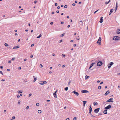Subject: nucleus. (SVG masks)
<instances>
[{
	"label": "nucleus",
	"mask_w": 120,
	"mask_h": 120,
	"mask_svg": "<svg viewBox=\"0 0 120 120\" xmlns=\"http://www.w3.org/2000/svg\"><path fill=\"white\" fill-rule=\"evenodd\" d=\"M120 39V37L118 36H115L114 37L113 40H116Z\"/></svg>",
	"instance_id": "obj_1"
},
{
	"label": "nucleus",
	"mask_w": 120,
	"mask_h": 120,
	"mask_svg": "<svg viewBox=\"0 0 120 120\" xmlns=\"http://www.w3.org/2000/svg\"><path fill=\"white\" fill-rule=\"evenodd\" d=\"M101 38L100 37H99V39H98L97 43V44H98V45H101Z\"/></svg>",
	"instance_id": "obj_2"
},
{
	"label": "nucleus",
	"mask_w": 120,
	"mask_h": 120,
	"mask_svg": "<svg viewBox=\"0 0 120 120\" xmlns=\"http://www.w3.org/2000/svg\"><path fill=\"white\" fill-rule=\"evenodd\" d=\"M83 22L82 21H78V24L80 26L82 27L83 25Z\"/></svg>",
	"instance_id": "obj_3"
},
{
	"label": "nucleus",
	"mask_w": 120,
	"mask_h": 120,
	"mask_svg": "<svg viewBox=\"0 0 120 120\" xmlns=\"http://www.w3.org/2000/svg\"><path fill=\"white\" fill-rule=\"evenodd\" d=\"M103 63L101 61H99L98 62L97 64V65L98 66H101L102 64Z\"/></svg>",
	"instance_id": "obj_4"
},
{
	"label": "nucleus",
	"mask_w": 120,
	"mask_h": 120,
	"mask_svg": "<svg viewBox=\"0 0 120 120\" xmlns=\"http://www.w3.org/2000/svg\"><path fill=\"white\" fill-rule=\"evenodd\" d=\"M114 64L113 62H111L107 66L108 68H110L111 66Z\"/></svg>",
	"instance_id": "obj_5"
},
{
	"label": "nucleus",
	"mask_w": 120,
	"mask_h": 120,
	"mask_svg": "<svg viewBox=\"0 0 120 120\" xmlns=\"http://www.w3.org/2000/svg\"><path fill=\"white\" fill-rule=\"evenodd\" d=\"M100 108H97L94 110V112L95 113H97L100 110Z\"/></svg>",
	"instance_id": "obj_6"
},
{
	"label": "nucleus",
	"mask_w": 120,
	"mask_h": 120,
	"mask_svg": "<svg viewBox=\"0 0 120 120\" xmlns=\"http://www.w3.org/2000/svg\"><path fill=\"white\" fill-rule=\"evenodd\" d=\"M113 98H111L108 100L106 101L107 102H113V101H112Z\"/></svg>",
	"instance_id": "obj_7"
},
{
	"label": "nucleus",
	"mask_w": 120,
	"mask_h": 120,
	"mask_svg": "<svg viewBox=\"0 0 120 120\" xmlns=\"http://www.w3.org/2000/svg\"><path fill=\"white\" fill-rule=\"evenodd\" d=\"M111 107V105H108L107 106L105 107V109H106L107 110L108 109H109Z\"/></svg>",
	"instance_id": "obj_8"
},
{
	"label": "nucleus",
	"mask_w": 120,
	"mask_h": 120,
	"mask_svg": "<svg viewBox=\"0 0 120 120\" xmlns=\"http://www.w3.org/2000/svg\"><path fill=\"white\" fill-rule=\"evenodd\" d=\"M57 91V90H56L55 92L53 93V95L54 96V97L55 98H57V96H56V92Z\"/></svg>",
	"instance_id": "obj_9"
},
{
	"label": "nucleus",
	"mask_w": 120,
	"mask_h": 120,
	"mask_svg": "<svg viewBox=\"0 0 120 120\" xmlns=\"http://www.w3.org/2000/svg\"><path fill=\"white\" fill-rule=\"evenodd\" d=\"M41 82H39V83L41 85H43L44 84H46L47 83V82L46 81H42Z\"/></svg>",
	"instance_id": "obj_10"
},
{
	"label": "nucleus",
	"mask_w": 120,
	"mask_h": 120,
	"mask_svg": "<svg viewBox=\"0 0 120 120\" xmlns=\"http://www.w3.org/2000/svg\"><path fill=\"white\" fill-rule=\"evenodd\" d=\"M81 92L82 93H89V92L87 90H83Z\"/></svg>",
	"instance_id": "obj_11"
},
{
	"label": "nucleus",
	"mask_w": 120,
	"mask_h": 120,
	"mask_svg": "<svg viewBox=\"0 0 120 120\" xmlns=\"http://www.w3.org/2000/svg\"><path fill=\"white\" fill-rule=\"evenodd\" d=\"M92 110V108L91 107V105H90V106L89 110V112L90 113V114H91V112Z\"/></svg>",
	"instance_id": "obj_12"
},
{
	"label": "nucleus",
	"mask_w": 120,
	"mask_h": 120,
	"mask_svg": "<svg viewBox=\"0 0 120 120\" xmlns=\"http://www.w3.org/2000/svg\"><path fill=\"white\" fill-rule=\"evenodd\" d=\"M72 93H74L75 95L77 96H78L79 95V93L78 92H76V91L75 90L73 91Z\"/></svg>",
	"instance_id": "obj_13"
},
{
	"label": "nucleus",
	"mask_w": 120,
	"mask_h": 120,
	"mask_svg": "<svg viewBox=\"0 0 120 120\" xmlns=\"http://www.w3.org/2000/svg\"><path fill=\"white\" fill-rule=\"evenodd\" d=\"M103 17H101V18L99 22L100 23H102L103 21Z\"/></svg>",
	"instance_id": "obj_14"
},
{
	"label": "nucleus",
	"mask_w": 120,
	"mask_h": 120,
	"mask_svg": "<svg viewBox=\"0 0 120 120\" xmlns=\"http://www.w3.org/2000/svg\"><path fill=\"white\" fill-rule=\"evenodd\" d=\"M110 93L109 91V90H108L106 91V92L105 93V96H107L108 95V94Z\"/></svg>",
	"instance_id": "obj_15"
},
{
	"label": "nucleus",
	"mask_w": 120,
	"mask_h": 120,
	"mask_svg": "<svg viewBox=\"0 0 120 120\" xmlns=\"http://www.w3.org/2000/svg\"><path fill=\"white\" fill-rule=\"evenodd\" d=\"M113 11V9H111L110 10V12H109V15H110L111 14L112 12Z\"/></svg>",
	"instance_id": "obj_16"
},
{
	"label": "nucleus",
	"mask_w": 120,
	"mask_h": 120,
	"mask_svg": "<svg viewBox=\"0 0 120 120\" xmlns=\"http://www.w3.org/2000/svg\"><path fill=\"white\" fill-rule=\"evenodd\" d=\"M105 109V110L104 111L103 113L105 114H107V110L106 109Z\"/></svg>",
	"instance_id": "obj_17"
},
{
	"label": "nucleus",
	"mask_w": 120,
	"mask_h": 120,
	"mask_svg": "<svg viewBox=\"0 0 120 120\" xmlns=\"http://www.w3.org/2000/svg\"><path fill=\"white\" fill-rule=\"evenodd\" d=\"M87 102V101H83V106L85 107L86 103Z\"/></svg>",
	"instance_id": "obj_18"
},
{
	"label": "nucleus",
	"mask_w": 120,
	"mask_h": 120,
	"mask_svg": "<svg viewBox=\"0 0 120 120\" xmlns=\"http://www.w3.org/2000/svg\"><path fill=\"white\" fill-rule=\"evenodd\" d=\"M117 33L118 34H120V29H117Z\"/></svg>",
	"instance_id": "obj_19"
},
{
	"label": "nucleus",
	"mask_w": 120,
	"mask_h": 120,
	"mask_svg": "<svg viewBox=\"0 0 120 120\" xmlns=\"http://www.w3.org/2000/svg\"><path fill=\"white\" fill-rule=\"evenodd\" d=\"M19 45H17L16 46H15L14 47H13V49H17L19 48Z\"/></svg>",
	"instance_id": "obj_20"
},
{
	"label": "nucleus",
	"mask_w": 120,
	"mask_h": 120,
	"mask_svg": "<svg viewBox=\"0 0 120 120\" xmlns=\"http://www.w3.org/2000/svg\"><path fill=\"white\" fill-rule=\"evenodd\" d=\"M33 77L34 78V80L33 81V82H35L36 81V80L37 79V78H35V76H33Z\"/></svg>",
	"instance_id": "obj_21"
},
{
	"label": "nucleus",
	"mask_w": 120,
	"mask_h": 120,
	"mask_svg": "<svg viewBox=\"0 0 120 120\" xmlns=\"http://www.w3.org/2000/svg\"><path fill=\"white\" fill-rule=\"evenodd\" d=\"M17 92L19 94L21 93L22 92V91H21L20 90H18Z\"/></svg>",
	"instance_id": "obj_22"
},
{
	"label": "nucleus",
	"mask_w": 120,
	"mask_h": 120,
	"mask_svg": "<svg viewBox=\"0 0 120 120\" xmlns=\"http://www.w3.org/2000/svg\"><path fill=\"white\" fill-rule=\"evenodd\" d=\"M95 63H92L90 65V66L92 67L93 65Z\"/></svg>",
	"instance_id": "obj_23"
},
{
	"label": "nucleus",
	"mask_w": 120,
	"mask_h": 120,
	"mask_svg": "<svg viewBox=\"0 0 120 120\" xmlns=\"http://www.w3.org/2000/svg\"><path fill=\"white\" fill-rule=\"evenodd\" d=\"M41 34L38 36L37 37V38H40V37H41Z\"/></svg>",
	"instance_id": "obj_24"
},
{
	"label": "nucleus",
	"mask_w": 120,
	"mask_h": 120,
	"mask_svg": "<svg viewBox=\"0 0 120 120\" xmlns=\"http://www.w3.org/2000/svg\"><path fill=\"white\" fill-rule=\"evenodd\" d=\"M68 89V87H66L64 88V90L65 91H67Z\"/></svg>",
	"instance_id": "obj_25"
},
{
	"label": "nucleus",
	"mask_w": 120,
	"mask_h": 120,
	"mask_svg": "<svg viewBox=\"0 0 120 120\" xmlns=\"http://www.w3.org/2000/svg\"><path fill=\"white\" fill-rule=\"evenodd\" d=\"M38 112L39 113H41V111L40 110H39L38 111Z\"/></svg>",
	"instance_id": "obj_26"
},
{
	"label": "nucleus",
	"mask_w": 120,
	"mask_h": 120,
	"mask_svg": "<svg viewBox=\"0 0 120 120\" xmlns=\"http://www.w3.org/2000/svg\"><path fill=\"white\" fill-rule=\"evenodd\" d=\"M89 77V76H88L86 75L85 77V79H87Z\"/></svg>",
	"instance_id": "obj_27"
},
{
	"label": "nucleus",
	"mask_w": 120,
	"mask_h": 120,
	"mask_svg": "<svg viewBox=\"0 0 120 120\" xmlns=\"http://www.w3.org/2000/svg\"><path fill=\"white\" fill-rule=\"evenodd\" d=\"M101 86H99L98 87V89H101Z\"/></svg>",
	"instance_id": "obj_28"
},
{
	"label": "nucleus",
	"mask_w": 120,
	"mask_h": 120,
	"mask_svg": "<svg viewBox=\"0 0 120 120\" xmlns=\"http://www.w3.org/2000/svg\"><path fill=\"white\" fill-rule=\"evenodd\" d=\"M64 34H65L64 33V34H62L61 35L60 37H63V36H64Z\"/></svg>",
	"instance_id": "obj_29"
},
{
	"label": "nucleus",
	"mask_w": 120,
	"mask_h": 120,
	"mask_svg": "<svg viewBox=\"0 0 120 120\" xmlns=\"http://www.w3.org/2000/svg\"><path fill=\"white\" fill-rule=\"evenodd\" d=\"M118 3H117L116 2V8H117L118 6H117Z\"/></svg>",
	"instance_id": "obj_30"
},
{
	"label": "nucleus",
	"mask_w": 120,
	"mask_h": 120,
	"mask_svg": "<svg viewBox=\"0 0 120 120\" xmlns=\"http://www.w3.org/2000/svg\"><path fill=\"white\" fill-rule=\"evenodd\" d=\"M36 105L37 106H39V103H37L36 104Z\"/></svg>",
	"instance_id": "obj_31"
},
{
	"label": "nucleus",
	"mask_w": 120,
	"mask_h": 120,
	"mask_svg": "<svg viewBox=\"0 0 120 120\" xmlns=\"http://www.w3.org/2000/svg\"><path fill=\"white\" fill-rule=\"evenodd\" d=\"M91 116V117H95V116H94L91 113V114H90Z\"/></svg>",
	"instance_id": "obj_32"
},
{
	"label": "nucleus",
	"mask_w": 120,
	"mask_h": 120,
	"mask_svg": "<svg viewBox=\"0 0 120 120\" xmlns=\"http://www.w3.org/2000/svg\"><path fill=\"white\" fill-rule=\"evenodd\" d=\"M109 3V2H105V4H107Z\"/></svg>",
	"instance_id": "obj_33"
},
{
	"label": "nucleus",
	"mask_w": 120,
	"mask_h": 120,
	"mask_svg": "<svg viewBox=\"0 0 120 120\" xmlns=\"http://www.w3.org/2000/svg\"><path fill=\"white\" fill-rule=\"evenodd\" d=\"M20 102V100H19L18 101V104L19 105Z\"/></svg>",
	"instance_id": "obj_34"
},
{
	"label": "nucleus",
	"mask_w": 120,
	"mask_h": 120,
	"mask_svg": "<svg viewBox=\"0 0 120 120\" xmlns=\"http://www.w3.org/2000/svg\"><path fill=\"white\" fill-rule=\"evenodd\" d=\"M4 45L6 47L8 46V44L6 43H5L4 44Z\"/></svg>",
	"instance_id": "obj_35"
},
{
	"label": "nucleus",
	"mask_w": 120,
	"mask_h": 120,
	"mask_svg": "<svg viewBox=\"0 0 120 120\" xmlns=\"http://www.w3.org/2000/svg\"><path fill=\"white\" fill-rule=\"evenodd\" d=\"M15 60V57H14L13 58L11 59V60L12 61H13V60Z\"/></svg>",
	"instance_id": "obj_36"
},
{
	"label": "nucleus",
	"mask_w": 120,
	"mask_h": 120,
	"mask_svg": "<svg viewBox=\"0 0 120 120\" xmlns=\"http://www.w3.org/2000/svg\"><path fill=\"white\" fill-rule=\"evenodd\" d=\"M67 7V5H65L64 6V7L65 8H66Z\"/></svg>",
	"instance_id": "obj_37"
},
{
	"label": "nucleus",
	"mask_w": 120,
	"mask_h": 120,
	"mask_svg": "<svg viewBox=\"0 0 120 120\" xmlns=\"http://www.w3.org/2000/svg\"><path fill=\"white\" fill-rule=\"evenodd\" d=\"M0 73L2 75H3V73L2 72L0 71Z\"/></svg>",
	"instance_id": "obj_38"
},
{
	"label": "nucleus",
	"mask_w": 120,
	"mask_h": 120,
	"mask_svg": "<svg viewBox=\"0 0 120 120\" xmlns=\"http://www.w3.org/2000/svg\"><path fill=\"white\" fill-rule=\"evenodd\" d=\"M57 3H56L55 4V6H56L57 5Z\"/></svg>",
	"instance_id": "obj_39"
},
{
	"label": "nucleus",
	"mask_w": 120,
	"mask_h": 120,
	"mask_svg": "<svg viewBox=\"0 0 120 120\" xmlns=\"http://www.w3.org/2000/svg\"><path fill=\"white\" fill-rule=\"evenodd\" d=\"M76 117H75L74 118V119H73V120H76Z\"/></svg>",
	"instance_id": "obj_40"
},
{
	"label": "nucleus",
	"mask_w": 120,
	"mask_h": 120,
	"mask_svg": "<svg viewBox=\"0 0 120 120\" xmlns=\"http://www.w3.org/2000/svg\"><path fill=\"white\" fill-rule=\"evenodd\" d=\"M15 117L14 116H13L12 117V119H15Z\"/></svg>",
	"instance_id": "obj_41"
},
{
	"label": "nucleus",
	"mask_w": 120,
	"mask_h": 120,
	"mask_svg": "<svg viewBox=\"0 0 120 120\" xmlns=\"http://www.w3.org/2000/svg\"><path fill=\"white\" fill-rule=\"evenodd\" d=\"M29 107L28 106H27V107L26 108V109H29Z\"/></svg>",
	"instance_id": "obj_42"
},
{
	"label": "nucleus",
	"mask_w": 120,
	"mask_h": 120,
	"mask_svg": "<svg viewBox=\"0 0 120 120\" xmlns=\"http://www.w3.org/2000/svg\"><path fill=\"white\" fill-rule=\"evenodd\" d=\"M98 10H98H98H97V11H95L94 12V14L95 13H96V12H97V11H98Z\"/></svg>",
	"instance_id": "obj_43"
},
{
	"label": "nucleus",
	"mask_w": 120,
	"mask_h": 120,
	"mask_svg": "<svg viewBox=\"0 0 120 120\" xmlns=\"http://www.w3.org/2000/svg\"><path fill=\"white\" fill-rule=\"evenodd\" d=\"M32 95V94H29V97H30Z\"/></svg>",
	"instance_id": "obj_44"
},
{
	"label": "nucleus",
	"mask_w": 120,
	"mask_h": 120,
	"mask_svg": "<svg viewBox=\"0 0 120 120\" xmlns=\"http://www.w3.org/2000/svg\"><path fill=\"white\" fill-rule=\"evenodd\" d=\"M62 56H63V57H65V55L64 54H62Z\"/></svg>",
	"instance_id": "obj_45"
},
{
	"label": "nucleus",
	"mask_w": 120,
	"mask_h": 120,
	"mask_svg": "<svg viewBox=\"0 0 120 120\" xmlns=\"http://www.w3.org/2000/svg\"><path fill=\"white\" fill-rule=\"evenodd\" d=\"M34 45V44H33L31 45V47H32Z\"/></svg>",
	"instance_id": "obj_46"
},
{
	"label": "nucleus",
	"mask_w": 120,
	"mask_h": 120,
	"mask_svg": "<svg viewBox=\"0 0 120 120\" xmlns=\"http://www.w3.org/2000/svg\"><path fill=\"white\" fill-rule=\"evenodd\" d=\"M53 22H51L50 23V24L51 25H52L53 24Z\"/></svg>",
	"instance_id": "obj_47"
},
{
	"label": "nucleus",
	"mask_w": 120,
	"mask_h": 120,
	"mask_svg": "<svg viewBox=\"0 0 120 120\" xmlns=\"http://www.w3.org/2000/svg\"><path fill=\"white\" fill-rule=\"evenodd\" d=\"M103 83V82H101L100 84V85H101Z\"/></svg>",
	"instance_id": "obj_48"
},
{
	"label": "nucleus",
	"mask_w": 120,
	"mask_h": 120,
	"mask_svg": "<svg viewBox=\"0 0 120 120\" xmlns=\"http://www.w3.org/2000/svg\"><path fill=\"white\" fill-rule=\"evenodd\" d=\"M97 83H99L100 82V80H98L97 81Z\"/></svg>",
	"instance_id": "obj_49"
},
{
	"label": "nucleus",
	"mask_w": 120,
	"mask_h": 120,
	"mask_svg": "<svg viewBox=\"0 0 120 120\" xmlns=\"http://www.w3.org/2000/svg\"><path fill=\"white\" fill-rule=\"evenodd\" d=\"M93 104L94 105H95L96 104V103L95 102H94L93 103Z\"/></svg>",
	"instance_id": "obj_50"
},
{
	"label": "nucleus",
	"mask_w": 120,
	"mask_h": 120,
	"mask_svg": "<svg viewBox=\"0 0 120 120\" xmlns=\"http://www.w3.org/2000/svg\"><path fill=\"white\" fill-rule=\"evenodd\" d=\"M117 8H115V9H114V10H115L116 11L117 10Z\"/></svg>",
	"instance_id": "obj_51"
},
{
	"label": "nucleus",
	"mask_w": 120,
	"mask_h": 120,
	"mask_svg": "<svg viewBox=\"0 0 120 120\" xmlns=\"http://www.w3.org/2000/svg\"><path fill=\"white\" fill-rule=\"evenodd\" d=\"M40 65L41 66V68H42L43 67V65H42V64H40Z\"/></svg>",
	"instance_id": "obj_52"
},
{
	"label": "nucleus",
	"mask_w": 120,
	"mask_h": 120,
	"mask_svg": "<svg viewBox=\"0 0 120 120\" xmlns=\"http://www.w3.org/2000/svg\"><path fill=\"white\" fill-rule=\"evenodd\" d=\"M59 11L58 10L57 11H56V13H59Z\"/></svg>",
	"instance_id": "obj_53"
},
{
	"label": "nucleus",
	"mask_w": 120,
	"mask_h": 120,
	"mask_svg": "<svg viewBox=\"0 0 120 120\" xmlns=\"http://www.w3.org/2000/svg\"><path fill=\"white\" fill-rule=\"evenodd\" d=\"M33 55H31L30 56V57L31 58H32L33 57Z\"/></svg>",
	"instance_id": "obj_54"
},
{
	"label": "nucleus",
	"mask_w": 120,
	"mask_h": 120,
	"mask_svg": "<svg viewBox=\"0 0 120 120\" xmlns=\"http://www.w3.org/2000/svg\"><path fill=\"white\" fill-rule=\"evenodd\" d=\"M70 26V25H68V26H67V27L68 28H69Z\"/></svg>",
	"instance_id": "obj_55"
},
{
	"label": "nucleus",
	"mask_w": 120,
	"mask_h": 120,
	"mask_svg": "<svg viewBox=\"0 0 120 120\" xmlns=\"http://www.w3.org/2000/svg\"><path fill=\"white\" fill-rule=\"evenodd\" d=\"M75 5V3H73L72 4V5L73 6H74Z\"/></svg>",
	"instance_id": "obj_56"
},
{
	"label": "nucleus",
	"mask_w": 120,
	"mask_h": 120,
	"mask_svg": "<svg viewBox=\"0 0 120 120\" xmlns=\"http://www.w3.org/2000/svg\"><path fill=\"white\" fill-rule=\"evenodd\" d=\"M37 2V1L36 0H35L34 1V4H36V3Z\"/></svg>",
	"instance_id": "obj_57"
},
{
	"label": "nucleus",
	"mask_w": 120,
	"mask_h": 120,
	"mask_svg": "<svg viewBox=\"0 0 120 120\" xmlns=\"http://www.w3.org/2000/svg\"><path fill=\"white\" fill-rule=\"evenodd\" d=\"M0 68H1V69H2L3 68V66H0Z\"/></svg>",
	"instance_id": "obj_58"
},
{
	"label": "nucleus",
	"mask_w": 120,
	"mask_h": 120,
	"mask_svg": "<svg viewBox=\"0 0 120 120\" xmlns=\"http://www.w3.org/2000/svg\"><path fill=\"white\" fill-rule=\"evenodd\" d=\"M65 65H63L62 66V67L63 68H64V67H65Z\"/></svg>",
	"instance_id": "obj_59"
},
{
	"label": "nucleus",
	"mask_w": 120,
	"mask_h": 120,
	"mask_svg": "<svg viewBox=\"0 0 120 120\" xmlns=\"http://www.w3.org/2000/svg\"><path fill=\"white\" fill-rule=\"evenodd\" d=\"M21 69V67H19V70Z\"/></svg>",
	"instance_id": "obj_60"
},
{
	"label": "nucleus",
	"mask_w": 120,
	"mask_h": 120,
	"mask_svg": "<svg viewBox=\"0 0 120 120\" xmlns=\"http://www.w3.org/2000/svg\"><path fill=\"white\" fill-rule=\"evenodd\" d=\"M76 44H74L73 45V46L74 47H75L76 46Z\"/></svg>",
	"instance_id": "obj_61"
},
{
	"label": "nucleus",
	"mask_w": 120,
	"mask_h": 120,
	"mask_svg": "<svg viewBox=\"0 0 120 120\" xmlns=\"http://www.w3.org/2000/svg\"><path fill=\"white\" fill-rule=\"evenodd\" d=\"M60 8V6H58V7H57V9H59Z\"/></svg>",
	"instance_id": "obj_62"
},
{
	"label": "nucleus",
	"mask_w": 120,
	"mask_h": 120,
	"mask_svg": "<svg viewBox=\"0 0 120 120\" xmlns=\"http://www.w3.org/2000/svg\"><path fill=\"white\" fill-rule=\"evenodd\" d=\"M17 97L18 98H19L20 97V96L19 95H18L17 96Z\"/></svg>",
	"instance_id": "obj_63"
},
{
	"label": "nucleus",
	"mask_w": 120,
	"mask_h": 120,
	"mask_svg": "<svg viewBox=\"0 0 120 120\" xmlns=\"http://www.w3.org/2000/svg\"><path fill=\"white\" fill-rule=\"evenodd\" d=\"M66 120H69V118H68L66 119Z\"/></svg>",
	"instance_id": "obj_64"
}]
</instances>
